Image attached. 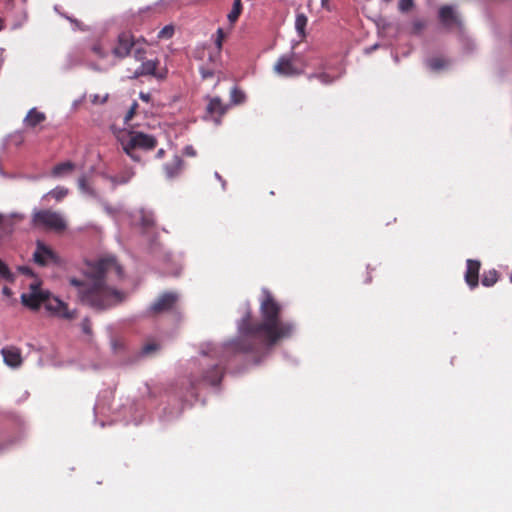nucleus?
Returning <instances> with one entry per match:
<instances>
[{
  "mask_svg": "<svg viewBox=\"0 0 512 512\" xmlns=\"http://www.w3.org/2000/svg\"><path fill=\"white\" fill-rule=\"evenodd\" d=\"M207 110L210 112V113H219V114H223L225 112V109L221 103V100L219 98H213L210 100L208 106H207Z\"/></svg>",
  "mask_w": 512,
  "mask_h": 512,
  "instance_id": "24",
  "label": "nucleus"
},
{
  "mask_svg": "<svg viewBox=\"0 0 512 512\" xmlns=\"http://www.w3.org/2000/svg\"><path fill=\"white\" fill-rule=\"evenodd\" d=\"M33 259L35 263L40 266H46L49 263H55L58 261V257L54 251L40 240L36 243V250L33 253Z\"/></svg>",
  "mask_w": 512,
  "mask_h": 512,
  "instance_id": "5",
  "label": "nucleus"
},
{
  "mask_svg": "<svg viewBox=\"0 0 512 512\" xmlns=\"http://www.w3.org/2000/svg\"><path fill=\"white\" fill-rule=\"evenodd\" d=\"M497 280H498L497 271L491 270L488 273H486L485 276L482 278V285L492 286L497 282Z\"/></svg>",
  "mask_w": 512,
  "mask_h": 512,
  "instance_id": "25",
  "label": "nucleus"
},
{
  "mask_svg": "<svg viewBox=\"0 0 512 512\" xmlns=\"http://www.w3.org/2000/svg\"><path fill=\"white\" fill-rule=\"evenodd\" d=\"M46 115L43 112L38 111L36 108H32L29 110L28 114L24 119V123L26 126L34 128L38 124L45 121Z\"/></svg>",
  "mask_w": 512,
  "mask_h": 512,
  "instance_id": "15",
  "label": "nucleus"
},
{
  "mask_svg": "<svg viewBox=\"0 0 512 512\" xmlns=\"http://www.w3.org/2000/svg\"><path fill=\"white\" fill-rule=\"evenodd\" d=\"M439 18L447 27L459 26L461 24L459 15L454 6H443L439 10Z\"/></svg>",
  "mask_w": 512,
  "mask_h": 512,
  "instance_id": "12",
  "label": "nucleus"
},
{
  "mask_svg": "<svg viewBox=\"0 0 512 512\" xmlns=\"http://www.w3.org/2000/svg\"><path fill=\"white\" fill-rule=\"evenodd\" d=\"M448 64L449 62L441 57L431 58L426 61L428 68L435 72L445 69Z\"/></svg>",
  "mask_w": 512,
  "mask_h": 512,
  "instance_id": "17",
  "label": "nucleus"
},
{
  "mask_svg": "<svg viewBox=\"0 0 512 512\" xmlns=\"http://www.w3.org/2000/svg\"><path fill=\"white\" fill-rule=\"evenodd\" d=\"M181 165H182V160L177 156L174 158V160L171 164H166L165 170H166L168 177L171 178V177L175 176L178 173V171L181 169Z\"/></svg>",
  "mask_w": 512,
  "mask_h": 512,
  "instance_id": "21",
  "label": "nucleus"
},
{
  "mask_svg": "<svg viewBox=\"0 0 512 512\" xmlns=\"http://www.w3.org/2000/svg\"><path fill=\"white\" fill-rule=\"evenodd\" d=\"M157 60H148L146 62H143L133 73L132 79H137L141 76H147L151 75L158 79H164L166 77V72L163 73H157L156 69L158 66Z\"/></svg>",
  "mask_w": 512,
  "mask_h": 512,
  "instance_id": "11",
  "label": "nucleus"
},
{
  "mask_svg": "<svg viewBox=\"0 0 512 512\" xmlns=\"http://www.w3.org/2000/svg\"><path fill=\"white\" fill-rule=\"evenodd\" d=\"M82 331L86 334H91V323L88 318H85L81 323Z\"/></svg>",
  "mask_w": 512,
  "mask_h": 512,
  "instance_id": "37",
  "label": "nucleus"
},
{
  "mask_svg": "<svg viewBox=\"0 0 512 512\" xmlns=\"http://www.w3.org/2000/svg\"><path fill=\"white\" fill-rule=\"evenodd\" d=\"M74 169V164L71 162H64L56 165L53 168L52 174L53 176H61L65 172L72 171Z\"/></svg>",
  "mask_w": 512,
  "mask_h": 512,
  "instance_id": "23",
  "label": "nucleus"
},
{
  "mask_svg": "<svg viewBox=\"0 0 512 512\" xmlns=\"http://www.w3.org/2000/svg\"><path fill=\"white\" fill-rule=\"evenodd\" d=\"M87 67L93 71H96V72H103L105 71L101 66H99L98 64L94 63V62H88L87 63Z\"/></svg>",
  "mask_w": 512,
  "mask_h": 512,
  "instance_id": "40",
  "label": "nucleus"
},
{
  "mask_svg": "<svg viewBox=\"0 0 512 512\" xmlns=\"http://www.w3.org/2000/svg\"><path fill=\"white\" fill-rule=\"evenodd\" d=\"M135 175L134 170L131 167H126L124 170L117 176H111L109 177L112 184L119 185V184H126L128 183L133 176Z\"/></svg>",
  "mask_w": 512,
  "mask_h": 512,
  "instance_id": "16",
  "label": "nucleus"
},
{
  "mask_svg": "<svg viewBox=\"0 0 512 512\" xmlns=\"http://www.w3.org/2000/svg\"><path fill=\"white\" fill-rule=\"evenodd\" d=\"M91 51L100 59H105L108 52L104 49L101 43L97 42L91 46Z\"/></svg>",
  "mask_w": 512,
  "mask_h": 512,
  "instance_id": "26",
  "label": "nucleus"
},
{
  "mask_svg": "<svg viewBox=\"0 0 512 512\" xmlns=\"http://www.w3.org/2000/svg\"><path fill=\"white\" fill-rule=\"evenodd\" d=\"M307 22H308V19L306 17V15L304 13H298L296 15V19H295V29L298 33V35L301 37V38H304L305 37V27L307 25Z\"/></svg>",
  "mask_w": 512,
  "mask_h": 512,
  "instance_id": "19",
  "label": "nucleus"
},
{
  "mask_svg": "<svg viewBox=\"0 0 512 512\" xmlns=\"http://www.w3.org/2000/svg\"><path fill=\"white\" fill-rule=\"evenodd\" d=\"M54 9H55V11H56V12H58L61 16H63V17H64V18H66L67 20H69L71 23L78 24V21H77L76 19H74V18H72V17H70V16H68V15H66V14H64V13H60V12H59V9H58V7H57V6H55V8H54Z\"/></svg>",
  "mask_w": 512,
  "mask_h": 512,
  "instance_id": "41",
  "label": "nucleus"
},
{
  "mask_svg": "<svg viewBox=\"0 0 512 512\" xmlns=\"http://www.w3.org/2000/svg\"><path fill=\"white\" fill-rule=\"evenodd\" d=\"M221 378H222V373L218 369L217 366H214L211 370L206 372L203 376V379L211 385H217L218 383H220Z\"/></svg>",
  "mask_w": 512,
  "mask_h": 512,
  "instance_id": "18",
  "label": "nucleus"
},
{
  "mask_svg": "<svg viewBox=\"0 0 512 512\" xmlns=\"http://www.w3.org/2000/svg\"><path fill=\"white\" fill-rule=\"evenodd\" d=\"M127 142H129V147L145 150H151L157 145V140L153 136L142 132H132Z\"/></svg>",
  "mask_w": 512,
  "mask_h": 512,
  "instance_id": "9",
  "label": "nucleus"
},
{
  "mask_svg": "<svg viewBox=\"0 0 512 512\" xmlns=\"http://www.w3.org/2000/svg\"><path fill=\"white\" fill-rule=\"evenodd\" d=\"M84 273L87 278L85 282L69 279L70 284L78 288V297L83 304L104 311L124 301L125 294L107 284L110 274L115 273L118 278L123 276L122 267L114 257L88 263Z\"/></svg>",
  "mask_w": 512,
  "mask_h": 512,
  "instance_id": "2",
  "label": "nucleus"
},
{
  "mask_svg": "<svg viewBox=\"0 0 512 512\" xmlns=\"http://www.w3.org/2000/svg\"><path fill=\"white\" fill-rule=\"evenodd\" d=\"M140 98H141L142 100H144V101L148 102V101H149V99H150V95H149V94H145V93L141 92V93H140Z\"/></svg>",
  "mask_w": 512,
  "mask_h": 512,
  "instance_id": "46",
  "label": "nucleus"
},
{
  "mask_svg": "<svg viewBox=\"0 0 512 512\" xmlns=\"http://www.w3.org/2000/svg\"><path fill=\"white\" fill-rule=\"evenodd\" d=\"M164 154H165L164 149H159V150L157 151V153H156V157H157V158H162V157L164 156Z\"/></svg>",
  "mask_w": 512,
  "mask_h": 512,
  "instance_id": "48",
  "label": "nucleus"
},
{
  "mask_svg": "<svg viewBox=\"0 0 512 512\" xmlns=\"http://www.w3.org/2000/svg\"><path fill=\"white\" fill-rule=\"evenodd\" d=\"M173 33H174V27L172 25H167L159 31L158 38L168 39V38L172 37Z\"/></svg>",
  "mask_w": 512,
  "mask_h": 512,
  "instance_id": "29",
  "label": "nucleus"
},
{
  "mask_svg": "<svg viewBox=\"0 0 512 512\" xmlns=\"http://www.w3.org/2000/svg\"><path fill=\"white\" fill-rule=\"evenodd\" d=\"M178 294L175 292H166L160 295L150 306V311L154 314H160L169 311L178 301Z\"/></svg>",
  "mask_w": 512,
  "mask_h": 512,
  "instance_id": "7",
  "label": "nucleus"
},
{
  "mask_svg": "<svg viewBox=\"0 0 512 512\" xmlns=\"http://www.w3.org/2000/svg\"><path fill=\"white\" fill-rule=\"evenodd\" d=\"M122 147L124 152L133 160V161H140V156L134 152L136 149L135 147H129V142H123Z\"/></svg>",
  "mask_w": 512,
  "mask_h": 512,
  "instance_id": "28",
  "label": "nucleus"
},
{
  "mask_svg": "<svg viewBox=\"0 0 512 512\" xmlns=\"http://www.w3.org/2000/svg\"><path fill=\"white\" fill-rule=\"evenodd\" d=\"M31 221L32 225L36 228L54 232H62L67 228L63 215L50 209L34 210Z\"/></svg>",
  "mask_w": 512,
  "mask_h": 512,
  "instance_id": "3",
  "label": "nucleus"
},
{
  "mask_svg": "<svg viewBox=\"0 0 512 512\" xmlns=\"http://www.w3.org/2000/svg\"><path fill=\"white\" fill-rule=\"evenodd\" d=\"M231 97L234 103H240L244 99V94L234 88L231 91Z\"/></svg>",
  "mask_w": 512,
  "mask_h": 512,
  "instance_id": "34",
  "label": "nucleus"
},
{
  "mask_svg": "<svg viewBox=\"0 0 512 512\" xmlns=\"http://www.w3.org/2000/svg\"><path fill=\"white\" fill-rule=\"evenodd\" d=\"M225 38V34L222 28H218L216 32L215 45L217 50L220 51L222 49V43Z\"/></svg>",
  "mask_w": 512,
  "mask_h": 512,
  "instance_id": "31",
  "label": "nucleus"
},
{
  "mask_svg": "<svg viewBox=\"0 0 512 512\" xmlns=\"http://www.w3.org/2000/svg\"><path fill=\"white\" fill-rule=\"evenodd\" d=\"M67 193H68V190L66 188L56 187L55 189L49 191L47 195H50L53 198H55L57 201H60L67 195Z\"/></svg>",
  "mask_w": 512,
  "mask_h": 512,
  "instance_id": "27",
  "label": "nucleus"
},
{
  "mask_svg": "<svg viewBox=\"0 0 512 512\" xmlns=\"http://www.w3.org/2000/svg\"><path fill=\"white\" fill-rule=\"evenodd\" d=\"M185 154H186L187 156H191V157H193V156H195V155H196V151L194 150V148H193L192 146H187V147L185 148Z\"/></svg>",
  "mask_w": 512,
  "mask_h": 512,
  "instance_id": "42",
  "label": "nucleus"
},
{
  "mask_svg": "<svg viewBox=\"0 0 512 512\" xmlns=\"http://www.w3.org/2000/svg\"><path fill=\"white\" fill-rule=\"evenodd\" d=\"M9 218H11V219L13 218V219H16V220H19V221H20V220H22V219L24 218V216H23V215H21V214H18V213H12V214L9 216Z\"/></svg>",
  "mask_w": 512,
  "mask_h": 512,
  "instance_id": "45",
  "label": "nucleus"
},
{
  "mask_svg": "<svg viewBox=\"0 0 512 512\" xmlns=\"http://www.w3.org/2000/svg\"><path fill=\"white\" fill-rule=\"evenodd\" d=\"M13 225V222L9 219H6L1 213H0V227H11Z\"/></svg>",
  "mask_w": 512,
  "mask_h": 512,
  "instance_id": "39",
  "label": "nucleus"
},
{
  "mask_svg": "<svg viewBox=\"0 0 512 512\" xmlns=\"http://www.w3.org/2000/svg\"><path fill=\"white\" fill-rule=\"evenodd\" d=\"M1 353L3 355L4 362L8 366L17 368L21 365L22 357H21L20 350L18 348H15V347L3 348L1 350Z\"/></svg>",
  "mask_w": 512,
  "mask_h": 512,
  "instance_id": "13",
  "label": "nucleus"
},
{
  "mask_svg": "<svg viewBox=\"0 0 512 512\" xmlns=\"http://www.w3.org/2000/svg\"><path fill=\"white\" fill-rule=\"evenodd\" d=\"M78 186L84 192L89 191L88 179L85 175H82L81 177H79Z\"/></svg>",
  "mask_w": 512,
  "mask_h": 512,
  "instance_id": "32",
  "label": "nucleus"
},
{
  "mask_svg": "<svg viewBox=\"0 0 512 512\" xmlns=\"http://www.w3.org/2000/svg\"><path fill=\"white\" fill-rule=\"evenodd\" d=\"M108 95H105L103 98L100 99L98 95H95L92 102L93 103H104L107 100Z\"/></svg>",
  "mask_w": 512,
  "mask_h": 512,
  "instance_id": "43",
  "label": "nucleus"
},
{
  "mask_svg": "<svg viewBox=\"0 0 512 512\" xmlns=\"http://www.w3.org/2000/svg\"><path fill=\"white\" fill-rule=\"evenodd\" d=\"M424 27V23L421 21L414 22V29L420 31Z\"/></svg>",
  "mask_w": 512,
  "mask_h": 512,
  "instance_id": "44",
  "label": "nucleus"
},
{
  "mask_svg": "<svg viewBox=\"0 0 512 512\" xmlns=\"http://www.w3.org/2000/svg\"><path fill=\"white\" fill-rule=\"evenodd\" d=\"M133 54H134L135 59L141 61L144 58L145 50L137 47L134 49Z\"/></svg>",
  "mask_w": 512,
  "mask_h": 512,
  "instance_id": "38",
  "label": "nucleus"
},
{
  "mask_svg": "<svg viewBox=\"0 0 512 512\" xmlns=\"http://www.w3.org/2000/svg\"><path fill=\"white\" fill-rule=\"evenodd\" d=\"M478 270L479 262L475 260H467V270L465 273V280L471 288L478 285Z\"/></svg>",
  "mask_w": 512,
  "mask_h": 512,
  "instance_id": "14",
  "label": "nucleus"
},
{
  "mask_svg": "<svg viewBox=\"0 0 512 512\" xmlns=\"http://www.w3.org/2000/svg\"><path fill=\"white\" fill-rule=\"evenodd\" d=\"M139 215V220L143 228H150L154 225V217L152 213L141 210Z\"/></svg>",
  "mask_w": 512,
  "mask_h": 512,
  "instance_id": "22",
  "label": "nucleus"
},
{
  "mask_svg": "<svg viewBox=\"0 0 512 512\" xmlns=\"http://www.w3.org/2000/svg\"><path fill=\"white\" fill-rule=\"evenodd\" d=\"M135 41L132 35L129 33H121L118 36L117 44L112 49V54L119 59L127 57L132 48L135 46Z\"/></svg>",
  "mask_w": 512,
  "mask_h": 512,
  "instance_id": "6",
  "label": "nucleus"
},
{
  "mask_svg": "<svg viewBox=\"0 0 512 512\" xmlns=\"http://www.w3.org/2000/svg\"><path fill=\"white\" fill-rule=\"evenodd\" d=\"M158 349V345L155 344V343H150V344H147L145 345L143 348H142V354L144 355H149L151 352H154Z\"/></svg>",
  "mask_w": 512,
  "mask_h": 512,
  "instance_id": "36",
  "label": "nucleus"
},
{
  "mask_svg": "<svg viewBox=\"0 0 512 512\" xmlns=\"http://www.w3.org/2000/svg\"><path fill=\"white\" fill-rule=\"evenodd\" d=\"M137 107H138L137 102H133V104L131 105L129 111L127 112V114L124 117L125 123H128L133 118V116H134V114L136 112Z\"/></svg>",
  "mask_w": 512,
  "mask_h": 512,
  "instance_id": "33",
  "label": "nucleus"
},
{
  "mask_svg": "<svg viewBox=\"0 0 512 512\" xmlns=\"http://www.w3.org/2000/svg\"><path fill=\"white\" fill-rule=\"evenodd\" d=\"M274 71L286 77L300 75L302 73L293 63L292 57L281 56L274 65Z\"/></svg>",
  "mask_w": 512,
  "mask_h": 512,
  "instance_id": "10",
  "label": "nucleus"
},
{
  "mask_svg": "<svg viewBox=\"0 0 512 512\" xmlns=\"http://www.w3.org/2000/svg\"><path fill=\"white\" fill-rule=\"evenodd\" d=\"M45 308L65 319H73L75 317L74 312L69 311L67 305L59 298L51 297L50 295L44 300Z\"/></svg>",
  "mask_w": 512,
  "mask_h": 512,
  "instance_id": "8",
  "label": "nucleus"
},
{
  "mask_svg": "<svg viewBox=\"0 0 512 512\" xmlns=\"http://www.w3.org/2000/svg\"><path fill=\"white\" fill-rule=\"evenodd\" d=\"M263 298L260 304L261 322L251 325L250 312L238 324L240 339L228 343L225 348L237 352L254 350L251 339L261 338L268 346H273L279 340L288 338L294 331V325L279 318L281 307L267 289L262 290Z\"/></svg>",
  "mask_w": 512,
  "mask_h": 512,
  "instance_id": "1",
  "label": "nucleus"
},
{
  "mask_svg": "<svg viewBox=\"0 0 512 512\" xmlns=\"http://www.w3.org/2000/svg\"><path fill=\"white\" fill-rule=\"evenodd\" d=\"M319 78L321 79V81H322L323 83H329V82H330V80H328V76H327V75H325V74H321V75H319Z\"/></svg>",
  "mask_w": 512,
  "mask_h": 512,
  "instance_id": "47",
  "label": "nucleus"
},
{
  "mask_svg": "<svg viewBox=\"0 0 512 512\" xmlns=\"http://www.w3.org/2000/svg\"><path fill=\"white\" fill-rule=\"evenodd\" d=\"M49 296V291L42 290L37 283L30 284L29 292L22 293L21 302L24 306L37 310L44 300Z\"/></svg>",
  "mask_w": 512,
  "mask_h": 512,
  "instance_id": "4",
  "label": "nucleus"
},
{
  "mask_svg": "<svg viewBox=\"0 0 512 512\" xmlns=\"http://www.w3.org/2000/svg\"><path fill=\"white\" fill-rule=\"evenodd\" d=\"M414 4V0H399L398 8L401 12L409 11Z\"/></svg>",
  "mask_w": 512,
  "mask_h": 512,
  "instance_id": "30",
  "label": "nucleus"
},
{
  "mask_svg": "<svg viewBox=\"0 0 512 512\" xmlns=\"http://www.w3.org/2000/svg\"><path fill=\"white\" fill-rule=\"evenodd\" d=\"M202 76H203V78H207V77L212 76V73L209 71H202Z\"/></svg>",
  "mask_w": 512,
  "mask_h": 512,
  "instance_id": "51",
  "label": "nucleus"
},
{
  "mask_svg": "<svg viewBox=\"0 0 512 512\" xmlns=\"http://www.w3.org/2000/svg\"><path fill=\"white\" fill-rule=\"evenodd\" d=\"M215 177H216L217 179L221 180V176H220L217 172L215 173Z\"/></svg>",
  "mask_w": 512,
  "mask_h": 512,
  "instance_id": "52",
  "label": "nucleus"
},
{
  "mask_svg": "<svg viewBox=\"0 0 512 512\" xmlns=\"http://www.w3.org/2000/svg\"><path fill=\"white\" fill-rule=\"evenodd\" d=\"M0 276L3 278L9 279L11 277V273L8 267L2 262L0 259Z\"/></svg>",
  "mask_w": 512,
  "mask_h": 512,
  "instance_id": "35",
  "label": "nucleus"
},
{
  "mask_svg": "<svg viewBox=\"0 0 512 512\" xmlns=\"http://www.w3.org/2000/svg\"><path fill=\"white\" fill-rule=\"evenodd\" d=\"M510 281L512 282V273L510 274Z\"/></svg>",
  "mask_w": 512,
  "mask_h": 512,
  "instance_id": "53",
  "label": "nucleus"
},
{
  "mask_svg": "<svg viewBox=\"0 0 512 512\" xmlns=\"http://www.w3.org/2000/svg\"><path fill=\"white\" fill-rule=\"evenodd\" d=\"M3 294L9 296L11 294V290L8 287H4L2 289Z\"/></svg>",
  "mask_w": 512,
  "mask_h": 512,
  "instance_id": "50",
  "label": "nucleus"
},
{
  "mask_svg": "<svg viewBox=\"0 0 512 512\" xmlns=\"http://www.w3.org/2000/svg\"><path fill=\"white\" fill-rule=\"evenodd\" d=\"M21 271H22L23 273H26V274H32L31 269H30V268H28V267H23V268H21Z\"/></svg>",
  "mask_w": 512,
  "mask_h": 512,
  "instance_id": "49",
  "label": "nucleus"
},
{
  "mask_svg": "<svg viewBox=\"0 0 512 512\" xmlns=\"http://www.w3.org/2000/svg\"><path fill=\"white\" fill-rule=\"evenodd\" d=\"M242 12L241 0H234L232 10L227 15V18L231 24L235 23Z\"/></svg>",
  "mask_w": 512,
  "mask_h": 512,
  "instance_id": "20",
  "label": "nucleus"
}]
</instances>
